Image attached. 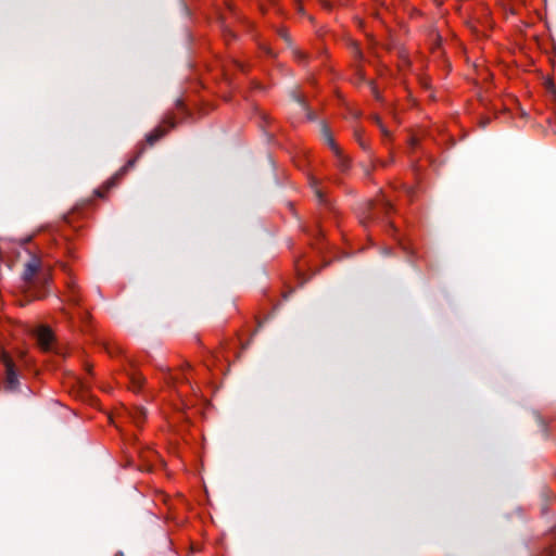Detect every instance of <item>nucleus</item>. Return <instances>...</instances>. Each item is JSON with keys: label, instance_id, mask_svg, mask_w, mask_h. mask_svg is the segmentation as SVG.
Masks as SVG:
<instances>
[{"label": "nucleus", "instance_id": "nucleus-1", "mask_svg": "<svg viewBox=\"0 0 556 556\" xmlns=\"http://www.w3.org/2000/svg\"><path fill=\"white\" fill-rule=\"evenodd\" d=\"M0 357L5 372V388L8 390H14L18 383V379L12 358L4 351L1 352Z\"/></svg>", "mask_w": 556, "mask_h": 556}, {"label": "nucleus", "instance_id": "nucleus-2", "mask_svg": "<svg viewBox=\"0 0 556 556\" xmlns=\"http://www.w3.org/2000/svg\"><path fill=\"white\" fill-rule=\"evenodd\" d=\"M37 341L42 350L50 351L52 350L54 343L53 333L49 328L40 327L37 330Z\"/></svg>", "mask_w": 556, "mask_h": 556}, {"label": "nucleus", "instance_id": "nucleus-3", "mask_svg": "<svg viewBox=\"0 0 556 556\" xmlns=\"http://www.w3.org/2000/svg\"><path fill=\"white\" fill-rule=\"evenodd\" d=\"M40 268V261L34 257L30 262H28L25 266V270L23 274V278L25 282L30 287L34 283V278Z\"/></svg>", "mask_w": 556, "mask_h": 556}, {"label": "nucleus", "instance_id": "nucleus-4", "mask_svg": "<svg viewBox=\"0 0 556 556\" xmlns=\"http://www.w3.org/2000/svg\"><path fill=\"white\" fill-rule=\"evenodd\" d=\"M166 381L172 387H177L179 383L190 384L189 377L186 371L184 372H168L166 375Z\"/></svg>", "mask_w": 556, "mask_h": 556}, {"label": "nucleus", "instance_id": "nucleus-5", "mask_svg": "<svg viewBox=\"0 0 556 556\" xmlns=\"http://www.w3.org/2000/svg\"><path fill=\"white\" fill-rule=\"evenodd\" d=\"M166 124H168L167 128H164V126H159L147 136V141L150 144L156 142L161 137H163L166 134L167 129L173 128L175 126L174 121H167Z\"/></svg>", "mask_w": 556, "mask_h": 556}, {"label": "nucleus", "instance_id": "nucleus-6", "mask_svg": "<svg viewBox=\"0 0 556 556\" xmlns=\"http://www.w3.org/2000/svg\"><path fill=\"white\" fill-rule=\"evenodd\" d=\"M129 418L137 425L140 426L146 418V410L142 407L135 406L128 410Z\"/></svg>", "mask_w": 556, "mask_h": 556}, {"label": "nucleus", "instance_id": "nucleus-7", "mask_svg": "<svg viewBox=\"0 0 556 556\" xmlns=\"http://www.w3.org/2000/svg\"><path fill=\"white\" fill-rule=\"evenodd\" d=\"M381 207L386 213H389L392 210V205L388 201H383L380 204H370L369 218H375L377 210Z\"/></svg>", "mask_w": 556, "mask_h": 556}, {"label": "nucleus", "instance_id": "nucleus-8", "mask_svg": "<svg viewBox=\"0 0 556 556\" xmlns=\"http://www.w3.org/2000/svg\"><path fill=\"white\" fill-rule=\"evenodd\" d=\"M136 160H130L116 175L115 177H113L109 182H108V188H111L112 186H114L117 181V179H119L130 167L134 166Z\"/></svg>", "mask_w": 556, "mask_h": 556}, {"label": "nucleus", "instance_id": "nucleus-9", "mask_svg": "<svg viewBox=\"0 0 556 556\" xmlns=\"http://www.w3.org/2000/svg\"><path fill=\"white\" fill-rule=\"evenodd\" d=\"M129 379H130L134 390H136V391H138L142 387L143 381H144L141 374H139L137 371H132L131 374H129Z\"/></svg>", "mask_w": 556, "mask_h": 556}, {"label": "nucleus", "instance_id": "nucleus-10", "mask_svg": "<svg viewBox=\"0 0 556 556\" xmlns=\"http://www.w3.org/2000/svg\"><path fill=\"white\" fill-rule=\"evenodd\" d=\"M324 135H325L326 141H327V143L329 144V147L332 149V151H333L337 155H339V149H338V147L336 146V143L333 142V139H332V137L330 136V134H329L327 130H325V134H324Z\"/></svg>", "mask_w": 556, "mask_h": 556}, {"label": "nucleus", "instance_id": "nucleus-11", "mask_svg": "<svg viewBox=\"0 0 556 556\" xmlns=\"http://www.w3.org/2000/svg\"><path fill=\"white\" fill-rule=\"evenodd\" d=\"M311 185H312V188L314 189L315 194H316V197L318 198V200H319L320 202H324V201H325V200H324V194H323V191H321V190L319 189V187L317 186V181L313 179V180H312V182H311Z\"/></svg>", "mask_w": 556, "mask_h": 556}, {"label": "nucleus", "instance_id": "nucleus-12", "mask_svg": "<svg viewBox=\"0 0 556 556\" xmlns=\"http://www.w3.org/2000/svg\"><path fill=\"white\" fill-rule=\"evenodd\" d=\"M376 122L377 124L379 125L381 131L384 134V135H388V131L387 129L384 128V126L381 124L380 119L378 117H376Z\"/></svg>", "mask_w": 556, "mask_h": 556}, {"label": "nucleus", "instance_id": "nucleus-13", "mask_svg": "<svg viewBox=\"0 0 556 556\" xmlns=\"http://www.w3.org/2000/svg\"><path fill=\"white\" fill-rule=\"evenodd\" d=\"M68 300L75 304L78 302V300L76 299V296L74 294V290L71 291V294L68 295Z\"/></svg>", "mask_w": 556, "mask_h": 556}, {"label": "nucleus", "instance_id": "nucleus-14", "mask_svg": "<svg viewBox=\"0 0 556 556\" xmlns=\"http://www.w3.org/2000/svg\"><path fill=\"white\" fill-rule=\"evenodd\" d=\"M298 102H299V105H300L303 110H305V109H306V104H305L304 100L299 99V100H298Z\"/></svg>", "mask_w": 556, "mask_h": 556}, {"label": "nucleus", "instance_id": "nucleus-15", "mask_svg": "<svg viewBox=\"0 0 556 556\" xmlns=\"http://www.w3.org/2000/svg\"><path fill=\"white\" fill-rule=\"evenodd\" d=\"M321 4H323L326 9H330V8H331L330 3H329L328 1H326V0H323V1H321Z\"/></svg>", "mask_w": 556, "mask_h": 556}, {"label": "nucleus", "instance_id": "nucleus-16", "mask_svg": "<svg viewBox=\"0 0 556 556\" xmlns=\"http://www.w3.org/2000/svg\"><path fill=\"white\" fill-rule=\"evenodd\" d=\"M177 395L180 397L182 395V392L180 390H177Z\"/></svg>", "mask_w": 556, "mask_h": 556}, {"label": "nucleus", "instance_id": "nucleus-17", "mask_svg": "<svg viewBox=\"0 0 556 556\" xmlns=\"http://www.w3.org/2000/svg\"><path fill=\"white\" fill-rule=\"evenodd\" d=\"M117 556V555H116Z\"/></svg>", "mask_w": 556, "mask_h": 556}, {"label": "nucleus", "instance_id": "nucleus-18", "mask_svg": "<svg viewBox=\"0 0 556 556\" xmlns=\"http://www.w3.org/2000/svg\"><path fill=\"white\" fill-rule=\"evenodd\" d=\"M117 556V555H116Z\"/></svg>", "mask_w": 556, "mask_h": 556}]
</instances>
